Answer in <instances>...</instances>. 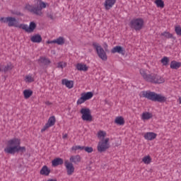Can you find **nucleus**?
Returning <instances> with one entry per match:
<instances>
[{"mask_svg":"<svg viewBox=\"0 0 181 181\" xmlns=\"http://www.w3.org/2000/svg\"><path fill=\"white\" fill-rule=\"evenodd\" d=\"M13 15H17V16H23V13H22L21 11H16L13 13Z\"/></svg>","mask_w":181,"mask_h":181,"instance_id":"obj_39","label":"nucleus"},{"mask_svg":"<svg viewBox=\"0 0 181 181\" xmlns=\"http://www.w3.org/2000/svg\"><path fill=\"white\" fill-rule=\"evenodd\" d=\"M5 153L8 155H15V153H25L26 147L21 146V139L13 138L7 141V146L4 148Z\"/></svg>","mask_w":181,"mask_h":181,"instance_id":"obj_1","label":"nucleus"},{"mask_svg":"<svg viewBox=\"0 0 181 181\" xmlns=\"http://www.w3.org/2000/svg\"><path fill=\"white\" fill-rule=\"evenodd\" d=\"M155 4L157 8H161V9L165 8V2L163 0H156Z\"/></svg>","mask_w":181,"mask_h":181,"instance_id":"obj_31","label":"nucleus"},{"mask_svg":"<svg viewBox=\"0 0 181 181\" xmlns=\"http://www.w3.org/2000/svg\"><path fill=\"white\" fill-rule=\"evenodd\" d=\"M175 33L178 36H181V27L180 26H177L175 28Z\"/></svg>","mask_w":181,"mask_h":181,"instance_id":"obj_36","label":"nucleus"},{"mask_svg":"<svg viewBox=\"0 0 181 181\" xmlns=\"http://www.w3.org/2000/svg\"><path fill=\"white\" fill-rule=\"evenodd\" d=\"M68 135L67 134H65L62 136V139H66V138H67Z\"/></svg>","mask_w":181,"mask_h":181,"instance_id":"obj_45","label":"nucleus"},{"mask_svg":"<svg viewBox=\"0 0 181 181\" xmlns=\"http://www.w3.org/2000/svg\"><path fill=\"white\" fill-rule=\"evenodd\" d=\"M34 6L30 4H26L25 6V9L33 13L34 15H37V16H42L43 15V12H42V9L46 8V3H45L42 0H35Z\"/></svg>","mask_w":181,"mask_h":181,"instance_id":"obj_3","label":"nucleus"},{"mask_svg":"<svg viewBox=\"0 0 181 181\" xmlns=\"http://www.w3.org/2000/svg\"><path fill=\"white\" fill-rule=\"evenodd\" d=\"M81 114H82L81 119L83 121H86L87 122H91L93 121V115H91V110L88 107H83L80 110Z\"/></svg>","mask_w":181,"mask_h":181,"instance_id":"obj_8","label":"nucleus"},{"mask_svg":"<svg viewBox=\"0 0 181 181\" xmlns=\"http://www.w3.org/2000/svg\"><path fill=\"white\" fill-rule=\"evenodd\" d=\"M158 134L156 133L153 132H147L144 134L145 139H147V141H153L156 138Z\"/></svg>","mask_w":181,"mask_h":181,"instance_id":"obj_17","label":"nucleus"},{"mask_svg":"<svg viewBox=\"0 0 181 181\" xmlns=\"http://www.w3.org/2000/svg\"><path fill=\"white\" fill-rule=\"evenodd\" d=\"M66 63L60 62L58 63L57 67H58V69H64V67H66Z\"/></svg>","mask_w":181,"mask_h":181,"instance_id":"obj_37","label":"nucleus"},{"mask_svg":"<svg viewBox=\"0 0 181 181\" xmlns=\"http://www.w3.org/2000/svg\"><path fill=\"white\" fill-rule=\"evenodd\" d=\"M161 36H164L165 39H174V40L176 39L173 37V34H171L170 33L166 32V31L162 33Z\"/></svg>","mask_w":181,"mask_h":181,"instance_id":"obj_28","label":"nucleus"},{"mask_svg":"<svg viewBox=\"0 0 181 181\" xmlns=\"http://www.w3.org/2000/svg\"><path fill=\"white\" fill-rule=\"evenodd\" d=\"M107 135V133H105V132H103V131H100L98 133V138H104V136H105Z\"/></svg>","mask_w":181,"mask_h":181,"instance_id":"obj_35","label":"nucleus"},{"mask_svg":"<svg viewBox=\"0 0 181 181\" xmlns=\"http://www.w3.org/2000/svg\"><path fill=\"white\" fill-rule=\"evenodd\" d=\"M76 69L79 71H88V66H87V65L84 64H76Z\"/></svg>","mask_w":181,"mask_h":181,"instance_id":"obj_23","label":"nucleus"},{"mask_svg":"<svg viewBox=\"0 0 181 181\" xmlns=\"http://www.w3.org/2000/svg\"><path fill=\"white\" fill-rule=\"evenodd\" d=\"M92 46L93 47V49H95L98 57L104 62H107V53L104 50V48H103V47H101L98 42H93Z\"/></svg>","mask_w":181,"mask_h":181,"instance_id":"obj_6","label":"nucleus"},{"mask_svg":"<svg viewBox=\"0 0 181 181\" xmlns=\"http://www.w3.org/2000/svg\"><path fill=\"white\" fill-rule=\"evenodd\" d=\"M180 66H181V62H179L175 60L170 62V69H173L174 70H177V69H180Z\"/></svg>","mask_w":181,"mask_h":181,"instance_id":"obj_21","label":"nucleus"},{"mask_svg":"<svg viewBox=\"0 0 181 181\" xmlns=\"http://www.w3.org/2000/svg\"><path fill=\"white\" fill-rule=\"evenodd\" d=\"M56 124V117L54 116H52L48 119L47 122L45 124V125L42 127L41 129V132H45L46 129H48V128H50V127H53Z\"/></svg>","mask_w":181,"mask_h":181,"instance_id":"obj_13","label":"nucleus"},{"mask_svg":"<svg viewBox=\"0 0 181 181\" xmlns=\"http://www.w3.org/2000/svg\"><path fill=\"white\" fill-rule=\"evenodd\" d=\"M3 69H4V72L7 73V71H11V70L13 69V65L12 64V63L9 62L6 66H4Z\"/></svg>","mask_w":181,"mask_h":181,"instance_id":"obj_27","label":"nucleus"},{"mask_svg":"<svg viewBox=\"0 0 181 181\" xmlns=\"http://www.w3.org/2000/svg\"><path fill=\"white\" fill-rule=\"evenodd\" d=\"M146 69H141L139 73L143 77L144 80L147 83H151V84H162L165 81V78L158 74H148Z\"/></svg>","mask_w":181,"mask_h":181,"instance_id":"obj_2","label":"nucleus"},{"mask_svg":"<svg viewBox=\"0 0 181 181\" xmlns=\"http://www.w3.org/2000/svg\"><path fill=\"white\" fill-rule=\"evenodd\" d=\"M47 18H49V19H51L52 21H53V19H54V17H53V14H52V13H47Z\"/></svg>","mask_w":181,"mask_h":181,"instance_id":"obj_40","label":"nucleus"},{"mask_svg":"<svg viewBox=\"0 0 181 181\" xmlns=\"http://www.w3.org/2000/svg\"><path fill=\"white\" fill-rule=\"evenodd\" d=\"M0 71H4V68L0 67Z\"/></svg>","mask_w":181,"mask_h":181,"instance_id":"obj_47","label":"nucleus"},{"mask_svg":"<svg viewBox=\"0 0 181 181\" xmlns=\"http://www.w3.org/2000/svg\"><path fill=\"white\" fill-rule=\"evenodd\" d=\"M78 146H75L71 148L72 151H78Z\"/></svg>","mask_w":181,"mask_h":181,"instance_id":"obj_43","label":"nucleus"},{"mask_svg":"<svg viewBox=\"0 0 181 181\" xmlns=\"http://www.w3.org/2000/svg\"><path fill=\"white\" fill-rule=\"evenodd\" d=\"M0 22L1 23H8L9 28H19L18 20L15 17H0Z\"/></svg>","mask_w":181,"mask_h":181,"instance_id":"obj_7","label":"nucleus"},{"mask_svg":"<svg viewBox=\"0 0 181 181\" xmlns=\"http://www.w3.org/2000/svg\"><path fill=\"white\" fill-rule=\"evenodd\" d=\"M161 63L163 66H168V64H169V58H168V57H164L161 59Z\"/></svg>","mask_w":181,"mask_h":181,"instance_id":"obj_33","label":"nucleus"},{"mask_svg":"<svg viewBox=\"0 0 181 181\" xmlns=\"http://www.w3.org/2000/svg\"><path fill=\"white\" fill-rule=\"evenodd\" d=\"M38 63H40L41 64H43L44 66H49L52 62L49 58L40 57L38 59Z\"/></svg>","mask_w":181,"mask_h":181,"instance_id":"obj_18","label":"nucleus"},{"mask_svg":"<svg viewBox=\"0 0 181 181\" xmlns=\"http://www.w3.org/2000/svg\"><path fill=\"white\" fill-rule=\"evenodd\" d=\"M85 146H78V149H80V151H84Z\"/></svg>","mask_w":181,"mask_h":181,"instance_id":"obj_44","label":"nucleus"},{"mask_svg":"<svg viewBox=\"0 0 181 181\" xmlns=\"http://www.w3.org/2000/svg\"><path fill=\"white\" fill-rule=\"evenodd\" d=\"M64 161L62 158H57L52 161V166H59L63 165Z\"/></svg>","mask_w":181,"mask_h":181,"instance_id":"obj_24","label":"nucleus"},{"mask_svg":"<svg viewBox=\"0 0 181 181\" xmlns=\"http://www.w3.org/2000/svg\"><path fill=\"white\" fill-rule=\"evenodd\" d=\"M109 141L110 139L108 138L105 139V141H100L98 145V152L100 153H102V152H105V151L110 148Z\"/></svg>","mask_w":181,"mask_h":181,"instance_id":"obj_10","label":"nucleus"},{"mask_svg":"<svg viewBox=\"0 0 181 181\" xmlns=\"http://www.w3.org/2000/svg\"><path fill=\"white\" fill-rule=\"evenodd\" d=\"M47 43L48 44V45H52V44H53V43H56V40H48L47 42Z\"/></svg>","mask_w":181,"mask_h":181,"instance_id":"obj_41","label":"nucleus"},{"mask_svg":"<svg viewBox=\"0 0 181 181\" xmlns=\"http://www.w3.org/2000/svg\"><path fill=\"white\" fill-rule=\"evenodd\" d=\"M30 40L33 43H40L42 42V36L39 34H36L31 37Z\"/></svg>","mask_w":181,"mask_h":181,"instance_id":"obj_19","label":"nucleus"},{"mask_svg":"<svg viewBox=\"0 0 181 181\" xmlns=\"http://www.w3.org/2000/svg\"><path fill=\"white\" fill-rule=\"evenodd\" d=\"M93 95H94L93 92L82 93L81 98L76 102L77 105H81V104L86 103L88 100H90V98H93Z\"/></svg>","mask_w":181,"mask_h":181,"instance_id":"obj_9","label":"nucleus"},{"mask_svg":"<svg viewBox=\"0 0 181 181\" xmlns=\"http://www.w3.org/2000/svg\"><path fill=\"white\" fill-rule=\"evenodd\" d=\"M24 98H30L33 94V91L30 89H26L23 90Z\"/></svg>","mask_w":181,"mask_h":181,"instance_id":"obj_26","label":"nucleus"},{"mask_svg":"<svg viewBox=\"0 0 181 181\" xmlns=\"http://www.w3.org/2000/svg\"><path fill=\"white\" fill-rule=\"evenodd\" d=\"M152 117H153L152 113H150L148 112H143L141 115V119H151Z\"/></svg>","mask_w":181,"mask_h":181,"instance_id":"obj_30","label":"nucleus"},{"mask_svg":"<svg viewBox=\"0 0 181 181\" xmlns=\"http://www.w3.org/2000/svg\"><path fill=\"white\" fill-rule=\"evenodd\" d=\"M83 151H85L88 153H91L92 152H93L94 149L93 148V147L85 146Z\"/></svg>","mask_w":181,"mask_h":181,"instance_id":"obj_34","label":"nucleus"},{"mask_svg":"<svg viewBox=\"0 0 181 181\" xmlns=\"http://www.w3.org/2000/svg\"><path fill=\"white\" fill-rule=\"evenodd\" d=\"M141 95L150 101H154L155 103H166L168 98L160 94H158L151 90L142 91Z\"/></svg>","mask_w":181,"mask_h":181,"instance_id":"obj_4","label":"nucleus"},{"mask_svg":"<svg viewBox=\"0 0 181 181\" xmlns=\"http://www.w3.org/2000/svg\"><path fill=\"white\" fill-rule=\"evenodd\" d=\"M64 166L66 169L68 176H71V175L74 173V165H73V163H71L69 161V160H66L64 161Z\"/></svg>","mask_w":181,"mask_h":181,"instance_id":"obj_12","label":"nucleus"},{"mask_svg":"<svg viewBox=\"0 0 181 181\" xmlns=\"http://www.w3.org/2000/svg\"><path fill=\"white\" fill-rule=\"evenodd\" d=\"M104 49L105 52H107V49H108V45L107 44V42H104Z\"/></svg>","mask_w":181,"mask_h":181,"instance_id":"obj_42","label":"nucleus"},{"mask_svg":"<svg viewBox=\"0 0 181 181\" xmlns=\"http://www.w3.org/2000/svg\"><path fill=\"white\" fill-rule=\"evenodd\" d=\"M19 29H23V30H25V32L30 33L33 32L35 29H36V23L32 21L30 23L29 26H28L26 24H21L19 25Z\"/></svg>","mask_w":181,"mask_h":181,"instance_id":"obj_11","label":"nucleus"},{"mask_svg":"<svg viewBox=\"0 0 181 181\" xmlns=\"http://www.w3.org/2000/svg\"><path fill=\"white\" fill-rule=\"evenodd\" d=\"M70 163H74L75 165H78L81 162V157L80 155H76V156H71L69 158Z\"/></svg>","mask_w":181,"mask_h":181,"instance_id":"obj_16","label":"nucleus"},{"mask_svg":"<svg viewBox=\"0 0 181 181\" xmlns=\"http://www.w3.org/2000/svg\"><path fill=\"white\" fill-rule=\"evenodd\" d=\"M144 18H133L130 21L129 26L131 28V29H133V30H136V32H139V30H141V29L144 28Z\"/></svg>","mask_w":181,"mask_h":181,"instance_id":"obj_5","label":"nucleus"},{"mask_svg":"<svg viewBox=\"0 0 181 181\" xmlns=\"http://www.w3.org/2000/svg\"><path fill=\"white\" fill-rule=\"evenodd\" d=\"M40 175L49 176L50 175V169L47 165H44L40 171Z\"/></svg>","mask_w":181,"mask_h":181,"instance_id":"obj_20","label":"nucleus"},{"mask_svg":"<svg viewBox=\"0 0 181 181\" xmlns=\"http://www.w3.org/2000/svg\"><path fill=\"white\" fill-rule=\"evenodd\" d=\"M111 53H119L124 55L125 54V49L121 46H116L111 49Z\"/></svg>","mask_w":181,"mask_h":181,"instance_id":"obj_15","label":"nucleus"},{"mask_svg":"<svg viewBox=\"0 0 181 181\" xmlns=\"http://www.w3.org/2000/svg\"><path fill=\"white\" fill-rule=\"evenodd\" d=\"M117 0H105L104 3V6L107 11L111 9L114 5H115Z\"/></svg>","mask_w":181,"mask_h":181,"instance_id":"obj_14","label":"nucleus"},{"mask_svg":"<svg viewBox=\"0 0 181 181\" xmlns=\"http://www.w3.org/2000/svg\"><path fill=\"white\" fill-rule=\"evenodd\" d=\"M25 78L28 83H33V78H32V76H26Z\"/></svg>","mask_w":181,"mask_h":181,"instance_id":"obj_38","label":"nucleus"},{"mask_svg":"<svg viewBox=\"0 0 181 181\" xmlns=\"http://www.w3.org/2000/svg\"><path fill=\"white\" fill-rule=\"evenodd\" d=\"M142 162H144V163H145V165H149V163H151V162H152V158H151V156H144L142 158Z\"/></svg>","mask_w":181,"mask_h":181,"instance_id":"obj_32","label":"nucleus"},{"mask_svg":"<svg viewBox=\"0 0 181 181\" xmlns=\"http://www.w3.org/2000/svg\"><path fill=\"white\" fill-rule=\"evenodd\" d=\"M45 104H46L47 105H52V103H50L49 101H47V102L45 103Z\"/></svg>","mask_w":181,"mask_h":181,"instance_id":"obj_46","label":"nucleus"},{"mask_svg":"<svg viewBox=\"0 0 181 181\" xmlns=\"http://www.w3.org/2000/svg\"><path fill=\"white\" fill-rule=\"evenodd\" d=\"M62 84L66 86L68 88H73L74 86V82L73 81H69L67 79H62Z\"/></svg>","mask_w":181,"mask_h":181,"instance_id":"obj_22","label":"nucleus"},{"mask_svg":"<svg viewBox=\"0 0 181 181\" xmlns=\"http://www.w3.org/2000/svg\"><path fill=\"white\" fill-rule=\"evenodd\" d=\"M115 124H117V125H124V124H125V120L122 116L117 117L115 119Z\"/></svg>","mask_w":181,"mask_h":181,"instance_id":"obj_25","label":"nucleus"},{"mask_svg":"<svg viewBox=\"0 0 181 181\" xmlns=\"http://www.w3.org/2000/svg\"><path fill=\"white\" fill-rule=\"evenodd\" d=\"M65 42L66 40L63 37H59L55 40V43H57V45H59V46H63V45H64Z\"/></svg>","mask_w":181,"mask_h":181,"instance_id":"obj_29","label":"nucleus"}]
</instances>
